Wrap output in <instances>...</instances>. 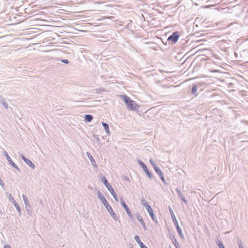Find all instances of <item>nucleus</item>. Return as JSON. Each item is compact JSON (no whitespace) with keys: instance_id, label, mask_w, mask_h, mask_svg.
Instances as JSON below:
<instances>
[{"instance_id":"obj_15","label":"nucleus","mask_w":248,"mask_h":248,"mask_svg":"<svg viewBox=\"0 0 248 248\" xmlns=\"http://www.w3.org/2000/svg\"><path fill=\"white\" fill-rule=\"evenodd\" d=\"M139 163L144 170L147 169L146 167V166L144 164V163L143 162L140 161V162Z\"/></svg>"},{"instance_id":"obj_7","label":"nucleus","mask_w":248,"mask_h":248,"mask_svg":"<svg viewBox=\"0 0 248 248\" xmlns=\"http://www.w3.org/2000/svg\"><path fill=\"white\" fill-rule=\"evenodd\" d=\"M121 203H122V204L123 207L124 208V209L126 211L128 216L130 217H132V214L131 212H130V211L129 210L128 207L126 204L125 202L124 201V200L123 199H121Z\"/></svg>"},{"instance_id":"obj_13","label":"nucleus","mask_w":248,"mask_h":248,"mask_svg":"<svg viewBox=\"0 0 248 248\" xmlns=\"http://www.w3.org/2000/svg\"><path fill=\"white\" fill-rule=\"evenodd\" d=\"M145 173L146 174V175L150 178H152V175L151 174V173L149 172V170H148V169H147L146 170H144Z\"/></svg>"},{"instance_id":"obj_12","label":"nucleus","mask_w":248,"mask_h":248,"mask_svg":"<svg viewBox=\"0 0 248 248\" xmlns=\"http://www.w3.org/2000/svg\"><path fill=\"white\" fill-rule=\"evenodd\" d=\"M85 119L87 122H91L93 120V116L89 114L86 115Z\"/></svg>"},{"instance_id":"obj_9","label":"nucleus","mask_w":248,"mask_h":248,"mask_svg":"<svg viewBox=\"0 0 248 248\" xmlns=\"http://www.w3.org/2000/svg\"><path fill=\"white\" fill-rule=\"evenodd\" d=\"M6 158L8 161L14 168H16V169H18L16 165L12 161V160L11 159V158L8 154L6 155Z\"/></svg>"},{"instance_id":"obj_11","label":"nucleus","mask_w":248,"mask_h":248,"mask_svg":"<svg viewBox=\"0 0 248 248\" xmlns=\"http://www.w3.org/2000/svg\"><path fill=\"white\" fill-rule=\"evenodd\" d=\"M102 125L103 126V127H104L105 130H106V132L108 133V134H109V128H108V125L106 123H102Z\"/></svg>"},{"instance_id":"obj_22","label":"nucleus","mask_w":248,"mask_h":248,"mask_svg":"<svg viewBox=\"0 0 248 248\" xmlns=\"http://www.w3.org/2000/svg\"><path fill=\"white\" fill-rule=\"evenodd\" d=\"M4 248H11L9 245H5Z\"/></svg>"},{"instance_id":"obj_8","label":"nucleus","mask_w":248,"mask_h":248,"mask_svg":"<svg viewBox=\"0 0 248 248\" xmlns=\"http://www.w3.org/2000/svg\"><path fill=\"white\" fill-rule=\"evenodd\" d=\"M22 159L31 168L34 169L35 167V166L34 164L29 159L27 158L24 156H22Z\"/></svg>"},{"instance_id":"obj_4","label":"nucleus","mask_w":248,"mask_h":248,"mask_svg":"<svg viewBox=\"0 0 248 248\" xmlns=\"http://www.w3.org/2000/svg\"><path fill=\"white\" fill-rule=\"evenodd\" d=\"M180 37V35L178 32L176 31L169 36L168 38V41L171 42L173 44L176 43Z\"/></svg>"},{"instance_id":"obj_6","label":"nucleus","mask_w":248,"mask_h":248,"mask_svg":"<svg viewBox=\"0 0 248 248\" xmlns=\"http://www.w3.org/2000/svg\"><path fill=\"white\" fill-rule=\"evenodd\" d=\"M144 206L145 207L146 210H147L150 216L151 217L152 219L154 221H156L155 219V216L154 214V210L151 207V206L148 205V204L147 202H145L144 203Z\"/></svg>"},{"instance_id":"obj_19","label":"nucleus","mask_w":248,"mask_h":248,"mask_svg":"<svg viewBox=\"0 0 248 248\" xmlns=\"http://www.w3.org/2000/svg\"><path fill=\"white\" fill-rule=\"evenodd\" d=\"M62 62L66 64L69 63V61L67 60H62Z\"/></svg>"},{"instance_id":"obj_20","label":"nucleus","mask_w":248,"mask_h":248,"mask_svg":"<svg viewBox=\"0 0 248 248\" xmlns=\"http://www.w3.org/2000/svg\"><path fill=\"white\" fill-rule=\"evenodd\" d=\"M88 157H90V159H91V160H93V161H94V160H93V157L92 156V155H90V153H88Z\"/></svg>"},{"instance_id":"obj_17","label":"nucleus","mask_w":248,"mask_h":248,"mask_svg":"<svg viewBox=\"0 0 248 248\" xmlns=\"http://www.w3.org/2000/svg\"><path fill=\"white\" fill-rule=\"evenodd\" d=\"M23 200H24V201L25 202V203L26 204H27L28 202V200L27 197L23 195Z\"/></svg>"},{"instance_id":"obj_23","label":"nucleus","mask_w":248,"mask_h":248,"mask_svg":"<svg viewBox=\"0 0 248 248\" xmlns=\"http://www.w3.org/2000/svg\"><path fill=\"white\" fill-rule=\"evenodd\" d=\"M15 206L16 207V208H19L18 205H16V203L15 204Z\"/></svg>"},{"instance_id":"obj_10","label":"nucleus","mask_w":248,"mask_h":248,"mask_svg":"<svg viewBox=\"0 0 248 248\" xmlns=\"http://www.w3.org/2000/svg\"><path fill=\"white\" fill-rule=\"evenodd\" d=\"M137 219L141 223L144 230H146L147 227L142 217L140 215H139L137 216Z\"/></svg>"},{"instance_id":"obj_3","label":"nucleus","mask_w":248,"mask_h":248,"mask_svg":"<svg viewBox=\"0 0 248 248\" xmlns=\"http://www.w3.org/2000/svg\"><path fill=\"white\" fill-rule=\"evenodd\" d=\"M102 181L104 183L106 186L107 187L108 190L110 191L112 195L113 196V198H114L115 200L117 202L118 201L117 195L115 192L114 189L112 187V186L110 185L109 183H108L107 180L105 177H103L101 178Z\"/></svg>"},{"instance_id":"obj_16","label":"nucleus","mask_w":248,"mask_h":248,"mask_svg":"<svg viewBox=\"0 0 248 248\" xmlns=\"http://www.w3.org/2000/svg\"><path fill=\"white\" fill-rule=\"evenodd\" d=\"M197 86H194L192 88V93L195 94L197 92Z\"/></svg>"},{"instance_id":"obj_2","label":"nucleus","mask_w":248,"mask_h":248,"mask_svg":"<svg viewBox=\"0 0 248 248\" xmlns=\"http://www.w3.org/2000/svg\"><path fill=\"white\" fill-rule=\"evenodd\" d=\"M99 198L102 201V203L104 204L105 207L106 208L108 212L109 213L111 217L115 219L116 218V215L114 212L112 207L109 204L108 202L107 201L106 199L101 194H100L99 195Z\"/></svg>"},{"instance_id":"obj_5","label":"nucleus","mask_w":248,"mask_h":248,"mask_svg":"<svg viewBox=\"0 0 248 248\" xmlns=\"http://www.w3.org/2000/svg\"><path fill=\"white\" fill-rule=\"evenodd\" d=\"M150 161L152 164L155 172L159 175V176L160 177L162 181L164 182V181H165L164 177L162 171L159 168H158L155 164H154L153 163V161L152 159H151L150 160Z\"/></svg>"},{"instance_id":"obj_14","label":"nucleus","mask_w":248,"mask_h":248,"mask_svg":"<svg viewBox=\"0 0 248 248\" xmlns=\"http://www.w3.org/2000/svg\"><path fill=\"white\" fill-rule=\"evenodd\" d=\"M135 239L136 240V241L139 244V245H140L141 243H142L141 241H140V238L139 237V236L138 235H136L135 236Z\"/></svg>"},{"instance_id":"obj_1","label":"nucleus","mask_w":248,"mask_h":248,"mask_svg":"<svg viewBox=\"0 0 248 248\" xmlns=\"http://www.w3.org/2000/svg\"><path fill=\"white\" fill-rule=\"evenodd\" d=\"M120 97L123 99L128 109L135 111L139 108V105L135 101L131 100L128 96L126 95H121Z\"/></svg>"},{"instance_id":"obj_18","label":"nucleus","mask_w":248,"mask_h":248,"mask_svg":"<svg viewBox=\"0 0 248 248\" xmlns=\"http://www.w3.org/2000/svg\"><path fill=\"white\" fill-rule=\"evenodd\" d=\"M141 248H148L146 246H145L143 243H141L140 245Z\"/></svg>"},{"instance_id":"obj_21","label":"nucleus","mask_w":248,"mask_h":248,"mask_svg":"<svg viewBox=\"0 0 248 248\" xmlns=\"http://www.w3.org/2000/svg\"><path fill=\"white\" fill-rule=\"evenodd\" d=\"M218 246H219V248H224V246L221 243H220V242H219V243L218 244Z\"/></svg>"}]
</instances>
